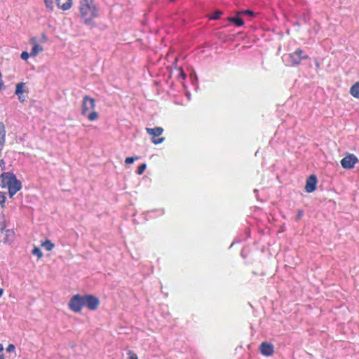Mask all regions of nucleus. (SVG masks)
I'll return each mask as SVG.
<instances>
[{"label": "nucleus", "mask_w": 359, "mask_h": 359, "mask_svg": "<svg viewBox=\"0 0 359 359\" xmlns=\"http://www.w3.org/2000/svg\"><path fill=\"white\" fill-rule=\"evenodd\" d=\"M260 352L265 356H271L274 353V346L271 343L262 342L259 346Z\"/></svg>", "instance_id": "8"}, {"label": "nucleus", "mask_w": 359, "mask_h": 359, "mask_svg": "<svg viewBox=\"0 0 359 359\" xmlns=\"http://www.w3.org/2000/svg\"><path fill=\"white\" fill-rule=\"evenodd\" d=\"M178 70L180 72V76L182 77V79H186V74L184 72V70H183L182 67H180L178 69Z\"/></svg>", "instance_id": "26"}, {"label": "nucleus", "mask_w": 359, "mask_h": 359, "mask_svg": "<svg viewBox=\"0 0 359 359\" xmlns=\"http://www.w3.org/2000/svg\"><path fill=\"white\" fill-rule=\"evenodd\" d=\"M146 168H147V164H146V163H142V164H141V165L138 167V168H137V173L138 175H142V174L144 172V170H145Z\"/></svg>", "instance_id": "19"}, {"label": "nucleus", "mask_w": 359, "mask_h": 359, "mask_svg": "<svg viewBox=\"0 0 359 359\" xmlns=\"http://www.w3.org/2000/svg\"><path fill=\"white\" fill-rule=\"evenodd\" d=\"M95 109V100L89 95H84L81 103V115L86 116L88 121H94L99 118L98 113Z\"/></svg>", "instance_id": "4"}, {"label": "nucleus", "mask_w": 359, "mask_h": 359, "mask_svg": "<svg viewBox=\"0 0 359 359\" xmlns=\"http://www.w3.org/2000/svg\"><path fill=\"white\" fill-rule=\"evenodd\" d=\"M34 41H35V39H31L32 43H34Z\"/></svg>", "instance_id": "33"}, {"label": "nucleus", "mask_w": 359, "mask_h": 359, "mask_svg": "<svg viewBox=\"0 0 359 359\" xmlns=\"http://www.w3.org/2000/svg\"><path fill=\"white\" fill-rule=\"evenodd\" d=\"M317 177L314 175H310L306 182L305 190L307 193H312L316 189Z\"/></svg>", "instance_id": "9"}, {"label": "nucleus", "mask_w": 359, "mask_h": 359, "mask_svg": "<svg viewBox=\"0 0 359 359\" xmlns=\"http://www.w3.org/2000/svg\"><path fill=\"white\" fill-rule=\"evenodd\" d=\"M222 13L219 11H215L212 14V15L210 17V19H212V20H218L221 15H222Z\"/></svg>", "instance_id": "18"}, {"label": "nucleus", "mask_w": 359, "mask_h": 359, "mask_svg": "<svg viewBox=\"0 0 359 359\" xmlns=\"http://www.w3.org/2000/svg\"><path fill=\"white\" fill-rule=\"evenodd\" d=\"M29 55L30 53H28L27 51H23L20 55V57L23 60H27L29 58Z\"/></svg>", "instance_id": "23"}, {"label": "nucleus", "mask_w": 359, "mask_h": 359, "mask_svg": "<svg viewBox=\"0 0 359 359\" xmlns=\"http://www.w3.org/2000/svg\"><path fill=\"white\" fill-rule=\"evenodd\" d=\"M44 2L47 8H48L50 11H53L54 5L53 0H44Z\"/></svg>", "instance_id": "17"}, {"label": "nucleus", "mask_w": 359, "mask_h": 359, "mask_svg": "<svg viewBox=\"0 0 359 359\" xmlns=\"http://www.w3.org/2000/svg\"><path fill=\"white\" fill-rule=\"evenodd\" d=\"M302 49L297 48L294 52L289 54V62L292 66L299 65L303 59H307V55H304Z\"/></svg>", "instance_id": "6"}, {"label": "nucleus", "mask_w": 359, "mask_h": 359, "mask_svg": "<svg viewBox=\"0 0 359 359\" xmlns=\"http://www.w3.org/2000/svg\"><path fill=\"white\" fill-rule=\"evenodd\" d=\"M349 93L353 97L359 99V81L350 88Z\"/></svg>", "instance_id": "11"}, {"label": "nucleus", "mask_w": 359, "mask_h": 359, "mask_svg": "<svg viewBox=\"0 0 359 359\" xmlns=\"http://www.w3.org/2000/svg\"><path fill=\"white\" fill-rule=\"evenodd\" d=\"M15 350V347L13 344H9L6 348V351L8 352H14Z\"/></svg>", "instance_id": "25"}, {"label": "nucleus", "mask_w": 359, "mask_h": 359, "mask_svg": "<svg viewBox=\"0 0 359 359\" xmlns=\"http://www.w3.org/2000/svg\"><path fill=\"white\" fill-rule=\"evenodd\" d=\"M43 50V48L41 45L34 43V46L32 47V49L31 50L30 55L32 57H35Z\"/></svg>", "instance_id": "12"}, {"label": "nucleus", "mask_w": 359, "mask_h": 359, "mask_svg": "<svg viewBox=\"0 0 359 359\" xmlns=\"http://www.w3.org/2000/svg\"><path fill=\"white\" fill-rule=\"evenodd\" d=\"M41 245L47 250V251H51L54 247L55 245L51 242L50 240L46 239L45 241L41 243Z\"/></svg>", "instance_id": "15"}, {"label": "nucleus", "mask_w": 359, "mask_h": 359, "mask_svg": "<svg viewBox=\"0 0 359 359\" xmlns=\"http://www.w3.org/2000/svg\"><path fill=\"white\" fill-rule=\"evenodd\" d=\"M99 299L93 294H85L83 296L76 294L70 299L68 306L74 313L81 311L83 306H86L90 311L96 310L100 305Z\"/></svg>", "instance_id": "2"}, {"label": "nucleus", "mask_w": 359, "mask_h": 359, "mask_svg": "<svg viewBox=\"0 0 359 359\" xmlns=\"http://www.w3.org/2000/svg\"><path fill=\"white\" fill-rule=\"evenodd\" d=\"M0 359H5L4 354H0Z\"/></svg>", "instance_id": "31"}, {"label": "nucleus", "mask_w": 359, "mask_h": 359, "mask_svg": "<svg viewBox=\"0 0 359 359\" xmlns=\"http://www.w3.org/2000/svg\"><path fill=\"white\" fill-rule=\"evenodd\" d=\"M128 359H138V357L135 353L132 351H128Z\"/></svg>", "instance_id": "22"}, {"label": "nucleus", "mask_w": 359, "mask_h": 359, "mask_svg": "<svg viewBox=\"0 0 359 359\" xmlns=\"http://www.w3.org/2000/svg\"><path fill=\"white\" fill-rule=\"evenodd\" d=\"M57 6L59 8L62 9V11H67L69 10L72 6L73 4L72 0H67L65 3H60V0H55Z\"/></svg>", "instance_id": "10"}, {"label": "nucleus", "mask_w": 359, "mask_h": 359, "mask_svg": "<svg viewBox=\"0 0 359 359\" xmlns=\"http://www.w3.org/2000/svg\"><path fill=\"white\" fill-rule=\"evenodd\" d=\"M0 166H1L2 170L5 169V165H4V162L3 159L1 160Z\"/></svg>", "instance_id": "29"}, {"label": "nucleus", "mask_w": 359, "mask_h": 359, "mask_svg": "<svg viewBox=\"0 0 359 359\" xmlns=\"http://www.w3.org/2000/svg\"><path fill=\"white\" fill-rule=\"evenodd\" d=\"M227 20L229 22L234 23L238 27H241L244 25V21L239 17H230Z\"/></svg>", "instance_id": "14"}, {"label": "nucleus", "mask_w": 359, "mask_h": 359, "mask_svg": "<svg viewBox=\"0 0 359 359\" xmlns=\"http://www.w3.org/2000/svg\"><path fill=\"white\" fill-rule=\"evenodd\" d=\"M25 83L23 82H20L16 84L15 86V95H21L24 93H27L28 91L25 89Z\"/></svg>", "instance_id": "13"}, {"label": "nucleus", "mask_w": 359, "mask_h": 359, "mask_svg": "<svg viewBox=\"0 0 359 359\" xmlns=\"http://www.w3.org/2000/svg\"><path fill=\"white\" fill-rule=\"evenodd\" d=\"M4 351V346L1 344H0V353H1Z\"/></svg>", "instance_id": "30"}, {"label": "nucleus", "mask_w": 359, "mask_h": 359, "mask_svg": "<svg viewBox=\"0 0 359 359\" xmlns=\"http://www.w3.org/2000/svg\"><path fill=\"white\" fill-rule=\"evenodd\" d=\"M358 161L359 159L355 155L348 154L341 160V165L344 169H353Z\"/></svg>", "instance_id": "7"}, {"label": "nucleus", "mask_w": 359, "mask_h": 359, "mask_svg": "<svg viewBox=\"0 0 359 359\" xmlns=\"http://www.w3.org/2000/svg\"><path fill=\"white\" fill-rule=\"evenodd\" d=\"M79 13L82 23L86 25H94L95 20L100 16L95 0H79Z\"/></svg>", "instance_id": "1"}, {"label": "nucleus", "mask_w": 359, "mask_h": 359, "mask_svg": "<svg viewBox=\"0 0 359 359\" xmlns=\"http://www.w3.org/2000/svg\"><path fill=\"white\" fill-rule=\"evenodd\" d=\"M241 13L246 14V15H250V16H253L254 15V13L252 11H250V10L243 11L241 12Z\"/></svg>", "instance_id": "27"}, {"label": "nucleus", "mask_w": 359, "mask_h": 359, "mask_svg": "<svg viewBox=\"0 0 359 359\" xmlns=\"http://www.w3.org/2000/svg\"><path fill=\"white\" fill-rule=\"evenodd\" d=\"M3 294V289L0 288V297Z\"/></svg>", "instance_id": "32"}, {"label": "nucleus", "mask_w": 359, "mask_h": 359, "mask_svg": "<svg viewBox=\"0 0 359 359\" xmlns=\"http://www.w3.org/2000/svg\"><path fill=\"white\" fill-rule=\"evenodd\" d=\"M164 130L162 127L146 128L147 134L151 136V142L154 144H159L165 141V137H161Z\"/></svg>", "instance_id": "5"}, {"label": "nucleus", "mask_w": 359, "mask_h": 359, "mask_svg": "<svg viewBox=\"0 0 359 359\" xmlns=\"http://www.w3.org/2000/svg\"><path fill=\"white\" fill-rule=\"evenodd\" d=\"M303 215H304V211L302 210H299L297 212L296 218H295L296 221H299L302 218Z\"/></svg>", "instance_id": "24"}, {"label": "nucleus", "mask_w": 359, "mask_h": 359, "mask_svg": "<svg viewBox=\"0 0 359 359\" xmlns=\"http://www.w3.org/2000/svg\"><path fill=\"white\" fill-rule=\"evenodd\" d=\"M0 185L3 189H8L10 197H13L22 187L20 181L17 180L15 175L10 172H3L1 175Z\"/></svg>", "instance_id": "3"}, {"label": "nucleus", "mask_w": 359, "mask_h": 359, "mask_svg": "<svg viewBox=\"0 0 359 359\" xmlns=\"http://www.w3.org/2000/svg\"><path fill=\"white\" fill-rule=\"evenodd\" d=\"M5 201H6L5 194L0 192V206L1 208L4 207Z\"/></svg>", "instance_id": "20"}, {"label": "nucleus", "mask_w": 359, "mask_h": 359, "mask_svg": "<svg viewBox=\"0 0 359 359\" xmlns=\"http://www.w3.org/2000/svg\"><path fill=\"white\" fill-rule=\"evenodd\" d=\"M139 156H136V157H127L125 160V163H127V164H130V163H133L135 160H137V159H139Z\"/></svg>", "instance_id": "21"}, {"label": "nucleus", "mask_w": 359, "mask_h": 359, "mask_svg": "<svg viewBox=\"0 0 359 359\" xmlns=\"http://www.w3.org/2000/svg\"><path fill=\"white\" fill-rule=\"evenodd\" d=\"M16 95L18 96V98L21 103H23L26 100V97L23 95V94H19Z\"/></svg>", "instance_id": "28"}, {"label": "nucleus", "mask_w": 359, "mask_h": 359, "mask_svg": "<svg viewBox=\"0 0 359 359\" xmlns=\"http://www.w3.org/2000/svg\"><path fill=\"white\" fill-rule=\"evenodd\" d=\"M32 254L34 255H36L38 259H41L43 256V253L41 251V250L37 248V247H35L33 250H32Z\"/></svg>", "instance_id": "16"}]
</instances>
